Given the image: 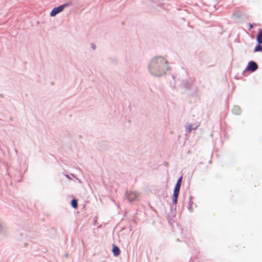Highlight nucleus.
Instances as JSON below:
<instances>
[{
  "label": "nucleus",
  "instance_id": "a878e982",
  "mask_svg": "<svg viewBox=\"0 0 262 262\" xmlns=\"http://www.w3.org/2000/svg\"><path fill=\"white\" fill-rule=\"evenodd\" d=\"M66 257H68V254H66L65 255Z\"/></svg>",
  "mask_w": 262,
  "mask_h": 262
},
{
  "label": "nucleus",
  "instance_id": "7ed1b4c3",
  "mask_svg": "<svg viewBox=\"0 0 262 262\" xmlns=\"http://www.w3.org/2000/svg\"><path fill=\"white\" fill-rule=\"evenodd\" d=\"M72 3V2L69 1L63 4L58 6V7H54L50 12V16L52 17L56 16L57 14L62 12L66 7L71 5Z\"/></svg>",
  "mask_w": 262,
  "mask_h": 262
},
{
  "label": "nucleus",
  "instance_id": "f8f14e48",
  "mask_svg": "<svg viewBox=\"0 0 262 262\" xmlns=\"http://www.w3.org/2000/svg\"><path fill=\"white\" fill-rule=\"evenodd\" d=\"M181 185H179L178 184H176L173 189V192L179 193H180V188Z\"/></svg>",
  "mask_w": 262,
  "mask_h": 262
},
{
  "label": "nucleus",
  "instance_id": "423d86ee",
  "mask_svg": "<svg viewBox=\"0 0 262 262\" xmlns=\"http://www.w3.org/2000/svg\"><path fill=\"white\" fill-rule=\"evenodd\" d=\"M112 252L115 256H118L120 253L119 248L115 244L112 245Z\"/></svg>",
  "mask_w": 262,
  "mask_h": 262
},
{
  "label": "nucleus",
  "instance_id": "412c9836",
  "mask_svg": "<svg viewBox=\"0 0 262 262\" xmlns=\"http://www.w3.org/2000/svg\"><path fill=\"white\" fill-rule=\"evenodd\" d=\"M65 176H66L67 178H68V179H71L69 177V176L68 174H66V175H65Z\"/></svg>",
  "mask_w": 262,
  "mask_h": 262
},
{
  "label": "nucleus",
  "instance_id": "39448f33",
  "mask_svg": "<svg viewBox=\"0 0 262 262\" xmlns=\"http://www.w3.org/2000/svg\"><path fill=\"white\" fill-rule=\"evenodd\" d=\"M179 193L173 192L172 196V203L174 205V209L176 210L177 208V204L178 203V199L179 196Z\"/></svg>",
  "mask_w": 262,
  "mask_h": 262
},
{
  "label": "nucleus",
  "instance_id": "4be33fe9",
  "mask_svg": "<svg viewBox=\"0 0 262 262\" xmlns=\"http://www.w3.org/2000/svg\"><path fill=\"white\" fill-rule=\"evenodd\" d=\"M22 177H23V176H21V178H20V180H17V181H18V182H20V181H21V179H22Z\"/></svg>",
  "mask_w": 262,
  "mask_h": 262
},
{
  "label": "nucleus",
  "instance_id": "a211bd4d",
  "mask_svg": "<svg viewBox=\"0 0 262 262\" xmlns=\"http://www.w3.org/2000/svg\"><path fill=\"white\" fill-rule=\"evenodd\" d=\"M249 30H250L251 29H252L253 28V25L250 23H249Z\"/></svg>",
  "mask_w": 262,
  "mask_h": 262
},
{
  "label": "nucleus",
  "instance_id": "b1692460",
  "mask_svg": "<svg viewBox=\"0 0 262 262\" xmlns=\"http://www.w3.org/2000/svg\"><path fill=\"white\" fill-rule=\"evenodd\" d=\"M172 78H173V79H174V76H173V75H172Z\"/></svg>",
  "mask_w": 262,
  "mask_h": 262
},
{
  "label": "nucleus",
  "instance_id": "20e7f679",
  "mask_svg": "<svg viewBox=\"0 0 262 262\" xmlns=\"http://www.w3.org/2000/svg\"><path fill=\"white\" fill-rule=\"evenodd\" d=\"M258 68V64L255 61H250L247 66L246 68L243 72V75H244L245 71H248L251 72H254L256 71Z\"/></svg>",
  "mask_w": 262,
  "mask_h": 262
},
{
  "label": "nucleus",
  "instance_id": "2eb2a0df",
  "mask_svg": "<svg viewBox=\"0 0 262 262\" xmlns=\"http://www.w3.org/2000/svg\"><path fill=\"white\" fill-rule=\"evenodd\" d=\"M182 179H183V176H181L180 177H179L178 178V179L177 180V183L176 184H178L179 185H182Z\"/></svg>",
  "mask_w": 262,
  "mask_h": 262
},
{
  "label": "nucleus",
  "instance_id": "5701e85b",
  "mask_svg": "<svg viewBox=\"0 0 262 262\" xmlns=\"http://www.w3.org/2000/svg\"><path fill=\"white\" fill-rule=\"evenodd\" d=\"M10 121H12L13 120V118L12 117H10Z\"/></svg>",
  "mask_w": 262,
  "mask_h": 262
},
{
  "label": "nucleus",
  "instance_id": "aec40b11",
  "mask_svg": "<svg viewBox=\"0 0 262 262\" xmlns=\"http://www.w3.org/2000/svg\"><path fill=\"white\" fill-rule=\"evenodd\" d=\"M95 46L94 44H92V48L93 49V50H95Z\"/></svg>",
  "mask_w": 262,
  "mask_h": 262
},
{
  "label": "nucleus",
  "instance_id": "f257e3e1",
  "mask_svg": "<svg viewBox=\"0 0 262 262\" xmlns=\"http://www.w3.org/2000/svg\"><path fill=\"white\" fill-rule=\"evenodd\" d=\"M150 74L155 77H161L167 74L170 68L167 60L164 57L158 56L153 57L148 66Z\"/></svg>",
  "mask_w": 262,
  "mask_h": 262
},
{
  "label": "nucleus",
  "instance_id": "ddd939ff",
  "mask_svg": "<svg viewBox=\"0 0 262 262\" xmlns=\"http://www.w3.org/2000/svg\"><path fill=\"white\" fill-rule=\"evenodd\" d=\"M196 126L193 128L191 124H188L186 127V132L189 133L191 132L192 130L196 129Z\"/></svg>",
  "mask_w": 262,
  "mask_h": 262
},
{
  "label": "nucleus",
  "instance_id": "f3484780",
  "mask_svg": "<svg viewBox=\"0 0 262 262\" xmlns=\"http://www.w3.org/2000/svg\"><path fill=\"white\" fill-rule=\"evenodd\" d=\"M174 205L172 204V205H170V210L172 212H173V210L176 211V210L174 209Z\"/></svg>",
  "mask_w": 262,
  "mask_h": 262
},
{
  "label": "nucleus",
  "instance_id": "0eeeda50",
  "mask_svg": "<svg viewBox=\"0 0 262 262\" xmlns=\"http://www.w3.org/2000/svg\"><path fill=\"white\" fill-rule=\"evenodd\" d=\"M232 112L233 114L236 115H240L241 112L240 107L237 105L234 106L232 110Z\"/></svg>",
  "mask_w": 262,
  "mask_h": 262
},
{
  "label": "nucleus",
  "instance_id": "393cba45",
  "mask_svg": "<svg viewBox=\"0 0 262 262\" xmlns=\"http://www.w3.org/2000/svg\"><path fill=\"white\" fill-rule=\"evenodd\" d=\"M167 163L165 162L164 165H165V166H166V165H167Z\"/></svg>",
  "mask_w": 262,
  "mask_h": 262
},
{
  "label": "nucleus",
  "instance_id": "1a4fd4ad",
  "mask_svg": "<svg viewBox=\"0 0 262 262\" xmlns=\"http://www.w3.org/2000/svg\"><path fill=\"white\" fill-rule=\"evenodd\" d=\"M137 198V195L134 193H131L127 195V199L129 202H132Z\"/></svg>",
  "mask_w": 262,
  "mask_h": 262
},
{
  "label": "nucleus",
  "instance_id": "4468645a",
  "mask_svg": "<svg viewBox=\"0 0 262 262\" xmlns=\"http://www.w3.org/2000/svg\"><path fill=\"white\" fill-rule=\"evenodd\" d=\"M192 204H193V202H188V205L187 206V209L190 212H192L193 211V209L192 208Z\"/></svg>",
  "mask_w": 262,
  "mask_h": 262
},
{
  "label": "nucleus",
  "instance_id": "6ab92c4d",
  "mask_svg": "<svg viewBox=\"0 0 262 262\" xmlns=\"http://www.w3.org/2000/svg\"><path fill=\"white\" fill-rule=\"evenodd\" d=\"M192 199H193V196H190L189 198V202H193Z\"/></svg>",
  "mask_w": 262,
  "mask_h": 262
},
{
  "label": "nucleus",
  "instance_id": "9b49d317",
  "mask_svg": "<svg viewBox=\"0 0 262 262\" xmlns=\"http://www.w3.org/2000/svg\"><path fill=\"white\" fill-rule=\"evenodd\" d=\"M71 205L74 209L77 208L78 202L77 200L75 198L73 199L71 201Z\"/></svg>",
  "mask_w": 262,
  "mask_h": 262
},
{
  "label": "nucleus",
  "instance_id": "f03ea898",
  "mask_svg": "<svg viewBox=\"0 0 262 262\" xmlns=\"http://www.w3.org/2000/svg\"><path fill=\"white\" fill-rule=\"evenodd\" d=\"M195 78L194 77H189L188 79L181 80V86L188 91H192V93L195 95L197 93L198 88L194 85Z\"/></svg>",
  "mask_w": 262,
  "mask_h": 262
},
{
  "label": "nucleus",
  "instance_id": "9d476101",
  "mask_svg": "<svg viewBox=\"0 0 262 262\" xmlns=\"http://www.w3.org/2000/svg\"><path fill=\"white\" fill-rule=\"evenodd\" d=\"M261 43L257 42V44L255 46L254 49V52H262V46Z\"/></svg>",
  "mask_w": 262,
  "mask_h": 262
},
{
  "label": "nucleus",
  "instance_id": "6e6552de",
  "mask_svg": "<svg viewBox=\"0 0 262 262\" xmlns=\"http://www.w3.org/2000/svg\"><path fill=\"white\" fill-rule=\"evenodd\" d=\"M256 41L262 43V29H259L258 32L256 36Z\"/></svg>",
  "mask_w": 262,
  "mask_h": 262
},
{
  "label": "nucleus",
  "instance_id": "dca6fc26",
  "mask_svg": "<svg viewBox=\"0 0 262 262\" xmlns=\"http://www.w3.org/2000/svg\"><path fill=\"white\" fill-rule=\"evenodd\" d=\"M5 228L0 223V234L4 233Z\"/></svg>",
  "mask_w": 262,
  "mask_h": 262
}]
</instances>
